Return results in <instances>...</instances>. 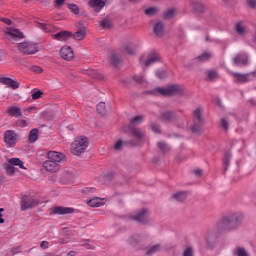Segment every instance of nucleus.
I'll list each match as a JSON object with an SVG mask.
<instances>
[{
	"label": "nucleus",
	"instance_id": "57",
	"mask_svg": "<svg viewBox=\"0 0 256 256\" xmlns=\"http://www.w3.org/2000/svg\"><path fill=\"white\" fill-rule=\"evenodd\" d=\"M41 249H49V242L48 241H42L40 244Z\"/></svg>",
	"mask_w": 256,
	"mask_h": 256
},
{
	"label": "nucleus",
	"instance_id": "23",
	"mask_svg": "<svg viewBox=\"0 0 256 256\" xmlns=\"http://www.w3.org/2000/svg\"><path fill=\"white\" fill-rule=\"evenodd\" d=\"M39 139V130L37 128H34L29 133V142L35 143Z\"/></svg>",
	"mask_w": 256,
	"mask_h": 256
},
{
	"label": "nucleus",
	"instance_id": "25",
	"mask_svg": "<svg viewBox=\"0 0 256 256\" xmlns=\"http://www.w3.org/2000/svg\"><path fill=\"white\" fill-rule=\"evenodd\" d=\"M233 75L239 83H247V81H249V76L247 74L233 73Z\"/></svg>",
	"mask_w": 256,
	"mask_h": 256
},
{
	"label": "nucleus",
	"instance_id": "24",
	"mask_svg": "<svg viewBox=\"0 0 256 256\" xmlns=\"http://www.w3.org/2000/svg\"><path fill=\"white\" fill-rule=\"evenodd\" d=\"M85 28H81L80 30H78L74 35V39H76L77 41H83V39H85Z\"/></svg>",
	"mask_w": 256,
	"mask_h": 256
},
{
	"label": "nucleus",
	"instance_id": "44",
	"mask_svg": "<svg viewBox=\"0 0 256 256\" xmlns=\"http://www.w3.org/2000/svg\"><path fill=\"white\" fill-rule=\"evenodd\" d=\"M159 249H161V246H159V244L154 245L153 247H151V249L147 251V255H153V253H157Z\"/></svg>",
	"mask_w": 256,
	"mask_h": 256
},
{
	"label": "nucleus",
	"instance_id": "5",
	"mask_svg": "<svg viewBox=\"0 0 256 256\" xmlns=\"http://www.w3.org/2000/svg\"><path fill=\"white\" fill-rule=\"evenodd\" d=\"M4 167L7 175H15V167H19V169H27L23 161L19 158H10Z\"/></svg>",
	"mask_w": 256,
	"mask_h": 256
},
{
	"label": "nucleus",
	"instance_id": "33",
	"mask_svg": "<svg viewBox=\"0 0 256 256\" xmlns=\"http://www.w3.org/2000/svg\"><path fill=\"white\" fill-rule=\"evenodd\" d=\"M110 63L114 67H119V65H121V60H119V57H117L116 55H112L110 57Z\"/></svg>",
	"mask_w": 256,
	"mask_h": 256
},
{
	"label": "nucleus",
	"instance_id": "10",
	"mask_svg": "<svg viewBox=\"0 0 256 256\" xmlns=\"http://www.w3.org/2000/svg\"><path fill=\"white\" fill-rule=\"evenodd\" d=\"M201 113V108H197L193 113L195 124L191 126L192 133H201V126L198 124L203 122V118H201Z\"/></svg>",
	"mask_w": 256,
	"mask_h": 256
},
{
	"label": "nucleus",
	"instance_id": "63",
	"mask_svg": "<svg viewBox=\"0 0 256 256\" xmlns=\"http://www.w3.org/2000/svg\"><path fill=\"white\" fill-rule=\"evenodd\" d=\"M194 173H195V175H197V177H201V175H202V172L199 169L194 170Z\"/></svg>",
	"mask_w": 256,
	"mask_h": 256
},
{
	"label": "nucleus",
	"instance_id": "9",
	"mask_svg": "<svg viewBox=\"0 0 256 256\" xmlns=\"http://www.w3.org/2000/svg\"><path fill=\"white\" fill-rule=\"evenodd\" d=\"M39 205V200L31 196H23L20 202V207L22 211H27V209H33Z\"/></svg>",
	"mask_w": 256,
	"mask_h": 256
},
{
	"label": "nucleus",
	"instance_id": "36",
	"mask_svg": "<svg viewBox=\"0 0 256 256\" xmlns=\"http://www.w3.org/2000/svg\"><path fill=\"white\" fill-rule=\"evenodd\" d=\"M68 9H70L74 15H79V6H77V4H68Z\"/></svg>",
	"mask_w": 256,
	"mask_h": 256
},
{
	"label": "nucleus",
	"instance_id": "15",
	"mask_svg": "<svg viewBox=\"0 0 256 256\" xmlns=\"http://www.w3.org/2000/svg\"><path fill=\"white\" fill-rule=\"evenodd\" d=\"M88 6L94 9L96 13H99L105 7V0H89Z\"/></svg>",
	"mask_w": 256,
	"mask_h": 256
},
{
	"label": "nucleus",
	"instance_id": "1",
	"mask_svg": "<svg viewBox=\"0 0 256 256\" xmlns=\"http://www.w3.org/2000/svg\"><path fill=\"white\" fill-rule=\"evenodd\" d=\"M47 159L43 162V167L46 171L50 173H55L61 169V165H65L67 163V159L65 158V154L57 152V151H49L47 153Z\"/></svg>",
	"mask_w": 256,
	"mask_h": 256
},
{
	"label": "nucleus",
	"instance_id": "61",
	"mask_svg": "<svg viewBox=\"0 0 256 256\" xmlns=\"http://www.w3.org/2000/svg\"><path fill=\"white\" fill-rule=\"evenodd\" d=\"M152 131H154V133H161V131L159 130V126L152 124Z\"/></svg>",
	"mask_w": 256,
	"mask_h": 256
},
{
	"label": "nucleus",
	"instance_id": "37",
	"mask_svg": "<svg viewBox=\"0 0 256 256\" xmlns=\"http://www.w3.org/2000/svg\"><path fill=\"white\" fill-rule=\"evenodd\" d=\"M229 161H231V154H226L223 160L224 171H227V167H229Z\"/></svg>",
	"mask_w": 256,
	"mask_h": 256
},
{
	"label": "nucleus",
	"instance_id": "20",
	"mask_svg": "<svg viewBox=\"0 0 256 256\" xmlns=\"http://www.w3.org/2000/svg\"><path fill=\"white\" fill-rule=\"evenodd\" d=\"M7 113L8 115H10L11 117H21V108L17 107V106H10L7 108Z\"/></svg>",
	"mask_w": 256,
	"mask_h": 256
},
{
	"label": "nucleus",
	"instance_id": "6",
	"mask_svg": "<svg viewBox=\"0 0 256 256\" xmlns=\"http://www.w3.org/2000/svg\"><path fill=\"white\" fill-rule=\"evenodd\" d=\"M4 37L7 41L11 43H15V41H19V39H23V33L20 32L19 29L13 27H7L4 30Z\"/></svg>",
	"mask_w": 256,
	"mask_h": 256
},
{
	"label": "nucleus",
	"instance_id": "13",
	"mask_svg": "<svg viewBox=\"0 0 256 256\" xmlns=\"http://www.w3.org/2000/svg\"><path fill=\"white\" fill-rule=\"evenodd\" d=\"M60 57H62V59H65L66 61H71V59L75 57V53L70 46H63L60 49Z\"/></svg>",
	"mask_w": 256,
	"mask_h": 256
},
{
	"label": "nucleus",
	"instance_id": "56",
	"mask_svg": "<svg viewBox=\"0 0 256 256\" xmlns=\"http://www.w3.org/2000/svg\"><path fill=\"white\" fill-rule=\"evenodd\" d=\"M17 125L18 127H27L29 124L26 122V120H18Z\"/></svg>",
	"mask_w": 256,
	"mask_h": 256
},
{
	"label": "nucleus",
	"instance_id": "52",
	"mask_svg": "<svg viewBox=\"0 0 256 256\" xmlns=\"http://www.w3.org/2000/svg\"><path fill=\"white\" fill-rule=\"evenodd\" d=\"M183 256H193V248H191V247L187 248L184 251Z\"/></svg>",
	"mask_w": 256,
	"mask_h": 256
},
{
	"label": "nucleus",
	"instance_id": "41",
	"mask_svg": "<svg viewBox=\"0 0 256 256\" xmlns=\"http://www.w3.org/2000/svg\"><path fill=\"white\" fill-rule=\"evenodd\" d=\"M221 127L224 129V131H227L229 129V120L227 118L221 119Z\"/></svg>",
	"mask_w": 256,
	"mask_h": 256
},
{
	"label": "nucleus",
	"instance_id": "18",
	"mask_svg": "<svg viewBox=\"0 0 256 256\" xmlns=\"http://www.w3.org/2000/svg\"><path fill=\"white\" fill-rule=\"evenodd\" d=\"M147 217H149V211L142 210L135 217H133V219L138 223H145V221H147Z\"/></svg>",
	"mask_w": 256,
	"mask_h": 256
},
{
	"label": "nucleus",
	"instance_id": "47",
	"mask_svg": "<svg viewBox=\"0 0 256 256\" xmlns=\"http://www.w3.org/2000/svg\"><path fill=\"white\" fill-rule=\"evenodd\" d=\"M39 27H41L43 31H46L47 33H49L51 31L52 26L45 23H39Z\"/></svg>",
	"mask_w": 256,
	"mask_h": 256
},
{
	"label": "nucleus",
	"instance_id": "19",
	"mask_svg": "<svg viewBox=\"0 0 256 256\" xmlns=\"http://www.w3.org/2000/svg\"><path fill=\"white\" fill-rule=\"evenodd\" d=\"M87 205L89 207H103L105 205V201L101 198H91L90 200L87 201Z\"/></svg>",
	"mask_w": 256,
	"mask_h": 256
},
{
	"label": "nucleus",
	"instance_id": "32",
	"mask_svg": "<svg viewBox=\"0 0 256 256\" xmlns=\"http://www.w3.org/2000/svg\"><path fill=\"white\" fill-rule=\"evenodd\" d=\"M173 117H175V115H173V113L164 112L162 114V121H165V123H168V121H173Z\"/></svg>",
	"mask_w": 256,
	"mask_h": 256
},
{
	"label": "nucleus",
	"instance_id": "28",
	"mask_svg": "<svg viewBox=\"0 0 256 256\" xmlns=\"http://www.w3.org/2000/svg\"><path fill=\"white\" fill-rule=\"evenodd\" d=\"M234 255H237V256H249V252H247V250H245L244 248L237 247L234 250Z\"/></svg>",
	"mask_w": 256,
	"mask_h": 256
},
{
	"label": "nucleus",
	"instance_id": "12",
	"mask_svg": "<svg viewBox=\"0 0 256 256\" xmlns=\"http://www.w3.org/2000/svg\"><path fill=\"white\" fill-rule=\"evenodd\" d=\"M74 211L71 207L56 206L50 209V215H71Z\"/></svg>",
	"mask_w": 256,
	"mask_h": 256
},
{
	"label": "nucleus",
	"instance_id": "7",
	"mask_svg": "<svg viewBox=\"0 0 256 256\" xmlns=\"http://www.w3.org/2000/svg\"><path fill=\"white\" fill-rule=\"evenodd\" d=\"M18 49L23 55H35L39 51V48H37V44L33 42H21L18 45Z\"/></svg>",
	"mask_w": 256,
	"mask_h": 256
},
{
	"label": "nucleus",
	"instance_id": "30",
	"mask_svg": "<svg viewBox=\"0 0 256 256\" xmlns=\"http://www.w3.org/2000/svg\"><path fill=\"white\" fill-rule=\"evenodd\" d=\"M236 32L238 35H245V33H247V29H245L243 23L239 22L236 24Z\"/></svg>",
	"mask_w": 256,
	"mask_h": 256
},
{
	"label": "nucleus",
	"instance_id": "40",
	"mask_svg": "<svg viewBox=\"0 0 256 256\" xmlns=\"http://www.w3.org/2000/svg\"><path fill=\"white\" fill-rule=\"evenodd\" d=\"M125 145V142L122 140H118L115 145H114V150L115 151H121L123 149V146Z\"/></svg>",
	"mask_w": 256,
	"mask_h": 256
},
{
	"label": "nucleus",
	"instance_id": "35",
	"mask_svg": "<svg viewBox=\"0 0 256 256\" xmlns=\"http://www.w3.org/2000/svg\"><path fill=\"white\" fill-rule=\"evenodd\" d=\"M96 109H97V112L99 113V115H101V116L105 115V104H104V102H100L97 105Z\"/></svg>",
	"mask_w": 256,
	"mask_h": 256
},
{
	"label": "nucleus",
	"instance_id": "8",
	"mask_svg": "<svg viewBox=\"0 0 256 256\" xmlns=\"http://www.w3.org/2000/svg\"><path fill=\"white\" fill-rule=\"evenodd\" d=\"M160 57L158 56L157 53L151 52L147 56H142L140 57V64L142 65L143 68L145 67H151V65L157 63L160 61Z\"/></svg>",
	"mask_w": 256,
	"mask_h": 256
},
{
	"label": "nucleus",
	"instance_id": "50",
	"mask_svg": "<svg viewBox=\"0 0 256 256\" xmlns=\"http://www.w3.org/2000/svg\"><path fill=\"white\" fill-rule=\"evenodd\" d=\"M65 4V0H55L54 1V5L56 7V9H59V7H62V5Z\"/></svg>",
	"mask_w": 256,
	"mask_h": 256
},
{
	"label": "nucleus",
	"instance_id": "11",
	"mask_svg": "<svg viewBox=\"0 0 256 256\" xmlns=\"http://www.w3.org/2000/svg\"><path fill=\"white\" fill-rule=\"evenodd\" d=\"M17 133L13 130H7L4 132V143L8 145V147H14V145L17 143L18 139Z\"/></svg>",
	"mask_w": 256,
	"mask_h": 256
},
{
	"label": "nucleus",
	"instance_id": "62",
	"mask_svg": "<svg viewBox=\"0 0 256 256\" xmlns=\"http://www.w3.org/2000/svg\"><path fill=\"white\" fill-rule=\"evenodd\" d=\"M3 211H5V209L3 208H0V223L3 224L5 223V220L3 219Z\"/></svg>",
	"mask_w": 256,
	"mask_h": 256
},
{
	"label": "nucleus",
	"instance_id": "34",
	"mask_svg": "<svg viewBox=\"0 0 256 256\" xmlns=\"http://www.w3.org/2000/svg\"><path fill=\"white\" fill-rule=\"evenodd\" d=\"M131 125H141L143 123V116H135L130 121Z\"/></svg>",
	"mask_w": 256,
	"mask_h": 256
},
{
	"label": "nucleus",
	"instance_id": "39",
	"mask_svg": "<svg viewBox=\"0 0 256 256\" xmlns=\"http://www.w3.org/2000/svg\"><path fill=\"white\" fill-rule=\"evenodd\" d=\"M125 51L128 53V55H133L135 53V45L133 44L126 45Z\"/></svg>",
	"mask_w": 256,
	"mask_h": 256
},
{
	"label": "nucleus",
	"instance_id": "27",
	"mask_svg": "<svg viewBox=\"0 0 256 256\" xmlns=\"http://www.w3.org/2000/svg\"><path fill=\"white\" fill-rule=\"evenodd\" d=\"M158 147L162 153H168V151H171V147L165 142H159Z\"/></svg>",
	"mask_w": 256,
	"mask_h": 256
},
{
	"label": "nucleus",
	"instance_id": "51",
	"mask_svg": "<svg viewBox=\"0 0 256 256\" xmlns=\"http://www.w3.org/2000/svg\"><path fill=\"white\" fill-rule=\"evenodd\" d=\"M21 251H22L21 246H17V247L12 248L11 253H12V255H17V253H21Z\"/></svg>",
	"mask_w": 256,
	"mask_h": 256
},
{
	"label": "nucleus",
	"instance_id": "59",
	"mask_svg": "<svg viewBox=\"0 0 256 256\" xmlns=\"http://www.w3.org/2000/svg\"><path fill=\"white\" fill-rule=\"evenodd\" d=\"M0 20L2 21V23H5L6 25H11V19L9 18H0Z\"/></svg>",
	"mask_w": 256,
	"mask_h": 256
},
{
	"label": "nucleus",
	"instance_id": "14",
	"mask_svg": "<svg viewBox=\"0 0 256 256\" xmlns=\"http://www.w3.org/2000/svg\"><path fill=\"white\" fill-rule=\"evenodd\" d=\"M0 83H2V85H6L7 87H10L11 89H19V82L9 77H4V76L0 77Z\"/></svg>",
	"mask_w": 256,
	"mask_h": 256
},
{
	"label": "nucleus",
	"instance_id": "21",
	"mask_svg": "<svg viewBox=\"0 0 256 256\" xmlns=\"http://www.w3.org/2000/svg\"><path fill=\"white\" fill-rule=\"evenodd\" d=\"M154 33L158 37H163V33H165L164 25L162 22H157L154 26Z\"/></svg>",
	"mask_w": 256,
	"mask_h": 256
},
{
	"label": "nucleus",
	"instance_id": "45",
	"mask_svg": "<svg viewBox=\"0 0 256 256\" xmlns=\"http://www.w3.org/2000/svg\"><path fill=\"white\" fill-rule=\"evenodd\" d=\"M219 77V74L216 71H210L208 73V79H210V81H215V79H217Z\"/></svg>",
	"mask_w": 256,
	"mask_h": 256
},
{
	"label": "nucleus",
	"instance_id": "64",
	"mask_svg": "<svg viewBox=\"0 0 256 256\" xmlns=\"http://www.w3.org/2000/svg\"><path fill=\"white\" fill-rule=\"evenodd\" d=\"M33 109H35V107L32 106V107L26 109L25 111H28V113H31V111H33Z\"/></svg>",
	"mask_w": 256,
	"mask_h": 256
},
{
	"label": "nucleus",
	"instance_id": "29",
	"mask_svg": "<svg viewBox=\"0 0 256 256\" xmlns=\"http://www.w3.org/2000/svg\"><path fill=\"white\" fill-rule=\"evenodd\" d=\"M213 57L211 52H204L200 56H198V61H209Z\"/></svg>",
	"mask_w": 256,
	"mask_h": 256
},
{
	"label": "nucleus",
	"instance_id": "16",
	"mask_svg": "<svg viewBox=\"0 0 256 256\" xmlns=\"http://www.w3.org/2000/svg\"><path fill=\"white\" fill-rule=\"evenodd\" d=\"M249 64V57L247 54H239L237 57L234 58V65L237 67H243Z\"/></svg>",
	"mask_w": 256,
	"mask_h": 256
},
{
	"label": "nucleus",
	"instance_id": "26",
	"mask_svg": "<svg viewBox=\"0 0 256 256\" xmlns=\"http://www.w3.org/2000/svg\"><path fill=\"white\" fill-rule=\"evenodd\" d=\"M159 13V8L157 7H150L145 10V14L148 15V17H153V15H157Z\"/></svg>",
	"mask_w": 256,
	"mask_h": 256
},
{
	"label": "nucleus",
	"instance_id": "3",
	"mask_svg": "<svg viewBox=\"0 0 256 256\" xmlns=\"http://www.w3.org/2000/svg\"><path fill=\"white\" fill-rule=\"evenodd\" d=\"M87 147H89V139L85 136H79L71 144V153L81 155V153H85Z\"/></svg>",
	"mask_w": 256,
	"mask_h": 256
},
{
	"label": "nucleus",
	"instance_id": "53",
	"mask_svg": "<svg viewBox=\"0 0 256 256\" xmlns=\"http://www.w3.org/2000/svg\"><path fill=\"white\" fill-rule=\"evenodd\" d=\"M134 79L137 81V83H143L145 81V76L136 75V76H134Z\"/></svg>",
	"mask_w": 256,
	"mask_h": 256
},
{
	"label": "nucleus",
	"instance_id": "46",
	"mask_svg": "<svg viewBox=\"0 0 256 256\" xmlns=\"http://www.w3.org/2000/svg\"><path fill=\"white\" fill-rule=\"evenodd\" d=\"M192 9H195V11H203V4L194 2L192 3Z\"/></svg>",
	"mask_w": 256,
	"mask_h": 256
},
{
	"label": "nucleus",
	"instance_id": "60",
	"mask_svg": "<svg viewBox=\"0 0 256 256\" xmlns=\"http://www.w3.org/2000/svg\"><path fill=\"white\" fill-rule=\"evenodd\" d=\"M247 4L249 7H255L256 6V0H247Z\"/></svg>",
	"mask_w": 256,
	"mask_h": 256
},
{
	"label": "nucleus",
	"instance_id": "38",
	"mask_svg": "<svg viewBox=\"0 0 256 256\" xmlns=\"http://www.w3.org/2000/svg\"><path fill=\"white\" fill-rule=\"evenodd\" d=\"M100 25L103 29H109L111 28V21L109 19L105 18L100 22Z\"/></svg>",
	"mask_w": 256,
	"mask_h": 256
},
{
	"label": "nucleus",
	"instance_id": "4",
	"mask_svg": "<svg viewBox=\"0 0 256 256\" xmlns=\"http://www.w3.org/2000/svg\"><path fill=\"white\" fill-rule=\"evenodd\" d=\"M179 91H180L179 85H172L166 88L158 87L150 91V94L156 95V96L171 97V95H177Z\"/></svg>",
	"mask_w": 256,
	"mask_h": 256
},
{
	"label": "nucleus",
	"instance_id": "48",
	"mask_svg": "<svg viewBox=\"0 0 256 256\" xmlns=\"http://www.w3.org/2000/svg\"><path fill=\"white\" fill-rule=\"evenodd\" d=\"M156 76L158 77V79H165V77H167V72L163 70H158L156 71Z\"/></svg>",
	"mask_w": 256,
	"mask_h": 256
},
{
	"label": "nucleus",
	"instance_id": "54",
	"mask_svg": "<svg viewBox=\"0 0 256 256\" xmlns=\"http://www.w3.org/2000/svg\"><path fill=\"white\" fill-rule=\"evenodd\" d=\"M31 70L34 72V73H43V69L39 66H32Z\"/></svg>",
	"mask_w": 256,
	"mask_h": 256
},
{
	"label": "nucleus",
	"instance_id": "49",
	"mask_svg": "<svg viewBox=\"0 0 256 256\" xmlns=\"http://www.w3.org/2000/svg\"><path fill=\"white\" fill-rule=\"evenodd\" d=\"M41 95H43V92H41V90H38L32 94V99H40Z\"/></svg>",
	"mask_w": 256,
	"mask_h": 256
},
{
	"label": "nucleus",
	"instance_id": "31",
	"mask_svg": "<svg viewBox=\"0 0 256 256\" xmlns=\"http://www.w3.org/2000/svg\"><path fill=\"white\" fill-rule=\"evenodd\" d=\"M176 14H177V9L171 8V9H169V10L164 14V18H165V19H173V17H175Z\"/></svg>",
	"mask_w": 256,
	"mask_h": 256
},
{
	"label": "nucleus",
	"instance_id": "42",
	"mask_svg": "<svg viewBox=\"0 0 256 256\" xmlns=\"http://www.w3.org/2000/svg\"><path fill=\"white\" fill-rule=\"evenodd\" d=\"M143 131L139 130V129H134L133 130V136L136 137V139H143Z\"/></svg>",
	"mask_w": 256,
	"mask_h": 256
},
{
	"label": "nucleus",
	"instance_id": "22",
	"mask_svg": "<svg viewBox=\"0 0 256 256\" xmlns=\"http://www.w3.org/2000/svg\"><path fill=\"white\" fill-rule=\"evenodd\" d=\"M172 199H174V201H178V202L185 201V199H187V192H185V191L177 192L172 195Z\"/></svg>",
	"mask_w": 256,
	"mask_h": 256
},
{
	"label": "nucleus",
	"instance_id": "55",
	"mask_svg": "<svg viewBox=\"0 0 256 256\" xmlns=\"http://www.w3.org/2000/svg\"><path fill=\"white\" fill-rule=\"evenodd\" d=\"M49 181H51L52 183H57V181H59V175L53 174V175L49 178Z\"/></svg>",
	"mask_w": 256,
	"mask_h": 256
},
{
	"label": "nucleus",
	"instance_id": "43",
	"mask_svg": "<svg viewBox=\"0 0 256 256\" xmlns=\"http://www.w3.org/2000/svg\"><path fill=\"white\" fill-rule=\"evenodd\" d=\"M159 249H161V246H159V244L154 245L153 247H151V249L147 251V255H153V253H157Z\"/></svg>",
	"mask_w": 256,
	"mask_h": 256
},
{
	"label": "nucleus",
	"instance_id": "2",
	"mask_svg": "<svg viewBox=\"0 0 256 256\" xmlns=\"http://www.w3.org/2000/svg\"><path fill=\"white\" fill-rule=\"evenodd\" d=\"M243 221V214L241 212L230 214L224 218H222L216 224V229L218 231H235Z\"/></svg>",
	"mask_w": 256,
	"mask_h": 256
},
{
	"label": "nucleus",
	"instance_id": "17",
	"mask_svg": "<svg viewBox=\"0 0 256 256\" xmlns=\"http://www.w3.org/2000/svg\"><path fill=\"white\" fill-rule=\"evenodd\" d=\"M56 41H68L71 39V32L69 31H61L54 35Z\"/></svg>",
	"mask_w": 256,
	"mask_h": 256
},
{
	"label": "nucleus",
	"instance_id": "58",
	"mask_svg": "<svg viewBox=\"0 0 256 256\" xmlns=\"http://www.w3.org/2000/svg\"><path fill=\"white\" fill-rule=\"evenodd\" d=\"M7 59V53L5 51H0V61H5Z\"/></svg>",
	"mask_w": 256,
	"mask_h": 256
}]
</instances>
